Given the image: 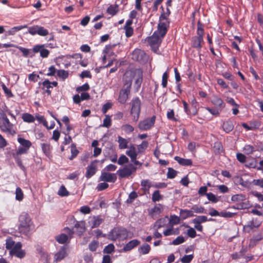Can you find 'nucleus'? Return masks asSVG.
<instances>
[{
    "label": "nucleus",
    "instance_id": "1",
    "mask_svg": "<svg viewBox=\"0 0 263 263\" xmlns=\"http://www.w3.org/2000/svg\"><path fill=\"white\" fill-rule=\"evenodd\" d=\"M69 219V222L71 224H73L74 226L72 229L65 227L64 230L68 233L70 237H72L75 233L79 236H81L86 230L85 221L84 220L77 221L73 216H71Z\"/></svg>",
    "mask_w": 263,
    "mask_h": 263
},
{
    "label": "nucleus",
    "instance_id": "2",
    "mask_svg": "<svg viewBox=\"0 0 263 263\" xmlns=\"http://www.w3.org/2000/svg\"><path fill=\"white\" fill-rule=\"evenodd\" d=\"M135 79V86L136 91H138L143 81V70L141 68L132 69L125 72L123 81L130 79L133 81Z\"/></svg>",
    "mask_w": 263,
    "mask_h": 263
},
{
    "label": "nucleus",
    "instance_id": "3",
    "mask_svg": "<svg viewBox=\"0 0 263 263\" xmlns=\"http://www.w3.org/2000/svg\"><path fill=\"white\" fill-rule=\"evenodd\" d=\"M19 233L27 235L32 224L28 214L27 213H22L19 216Z\"/></svg>",
    "mask_w": 263,
    "mask_h": 263
},
{
    "label": "nucleus",
    "instance_id": "4",
    "mask_svg": "<svg viewBox=\"0 0 263 263\" xmlns=\"http://www.w3.org/2000/svg\"><path fill=\"white\" fill-rule=\"evenodd\" d=\"M122 88L119 92L118 100L121 104H125L130 93L132 81L130 79L124 80Z\"/></svg>",
    "mask_w": 263,
    "mask_h": 263
},
{
    "label": "nucleus",
    "instance_id": "5",
    "mask_svg": "<svg viewBox=\"0 0 263 263\" xmlns=\"http://www.w3.org/2000/svg\"><path fill=\"white\" fill-rule=\"evenodd\" d=\"M0 128L3 132H8L12 135L15 134V130L13 129V124L10 122L7 116L3 112L1 113Z\"/></svg>",
    "mask_w": 263,
    "mask_h": 263
},
{
    "label": "nucleus",
    "instance_id": "6",
    "mask_svg": "<svg viewBox=\"0 0 263 263\" xmlns=\"http://www.w3.org/2000/svg\"><path fill=\"white\" fill-rule=\"evenodd\" d=\"M130 114L133 117V120L137 121L141 111V102L138 97L134 98L131 101Z\"/></svg>",
    "mask_w": 263,
    "mask_h": 263
},
{
    "label": "nucleus",
    "instance_id": "7",
    "mask_svg": "<svg viewBox=\"0 0 263 263\" xmlns=\"http://www.w3.org/2000/svg\"><path fill=\"white\" fill-rule=\"evenodd\" d=\"M132 59L140 64H144L146 63L148 59L147 54L142 50L136 49L132 54Z\"/></svg>",
    "mask_w": 263,
    "mask_h": 263
},
{
    "label": "nucleus",
    "instance_id": "8",
    "mask_svg": "<svg viewBox=\"0 0 263 263\" xmlns=\"http://www.w3.org/2000/svg\"><path fill=\"white\" fill-rule=\"evenodd\" d=\"M17 141L20 144L17 148V155L27 154L32 145L31 141L21 137L17 138Z\"/></svg>",
    "mask_w": 263,
    "mask_h": 263
},
{
    "label": "nucleus",
    "instance_id": "9",
    "mask_svg": "<svg viewBox=\"0 0 263 263\" xmlns=\"http://www.w3.org/2000/svg\"><path fill=\"white\" fill-rule=\"evenodd\" d=\"M159 35V34L155 31L151 36L147 38L148 43L155 52L158 49V47L162 42Z\"/></svg>",
    "mask_w": 263,
    "mask_h": 263
},
{
    "label": "nucleus",
    "instance_id": "10",
    "mask_svg": "<svg viewBox=\"0 0 263 263\" xmlns=\"http://www.w3.org/2000/svg\"><path fill=\"white\" fill-rule=\"evenodd\" d=\"M156 118V116H153L150 118H146L143 121H141L139 123V128L142 130H147L151 129L154 125Z\"/></svg>",
    "mask_w": 263,
    "mask_h": 263
},
{
    "label": "nucleus",
    "instance_id": "11",
    "mask_svg": "<svg viewBox=\"0 0 263 263\" xmlns=\"http://www.w3.org/2000/svg\"><path fill=\"white\" fill-rule=\"evenodd\" d=\"M98 162V160H95L92 161L91 163L88 165V166L86 167V172L85 173V177L89 179L91 178L92 176H93L97 171V167L96 166V164Z\"/></svg>",
    "mask_w": 263,
    "mask_h": 263
},
{
    "label": "nucleus",
    "instance_id": "12",
    "mask_svg": "<svg viewBox=\"0 0 263 263\" xmlns=\"http://www.w3.org/2000/svg\"><path fill=\"white\" fill-rule=\"evenodd\" d=\"M159 22L157 32L159 34L160 37L163 38L167 33L170 24H167L166 22H162L161 21H159Z\"/></svg>",
    "mask_w": 263,
    "mask_h": 263
},
{
    "label": "nucleus",
    "instance_id": "13",
    "mask_svg": "<svg viewBox=\"0 0 263 263\" xmlns=\"http://www.w3.org/2000/svg\"><path fill=\"white\" fill-rule=\"evenodd\" d=\"M6 248L7 250H10V254L11 255H16V244L11 237H9L6 239Z\"/></svg>",
    "mask_w": 263,
    "mask_h": 263
},
{
    "label": "nucleus",
    "instance_id": "14",
    "mask_svg": "<svg viewBox=\"0 0 263 263\" xmlns=\"http://www.w3.org/2000/svg\"><path fill=\"white\" fill-rule=\"evenodd\" d=\"M117 178L115 174L102 172L101 175L100 177V180L106 182H115L116 181Z\"/></svg>",
    "mask_w": 263,
    "mask_h": 263
},
{
    "label": "nucleus",
    "instance_id": "15",
    "mask_svg": "<svg viewBox=\"0 0 263 263\" xmlns=\"http://www.w3.org/2000/svg\"><path fill=\"white\" fill-rule=\"evenodd\" d=\"M44 45H37L34 46L32 51L34 53L40 52L41 57L43 58H47L49 54V51L47 49H44Z\"/></svg>",
    "mask_w": 263,
    "mask_h": 263
},
{
    "label": "nucleus",
    "instance_id": "16",
    "mask_svg": "<svg viewBox=\"0 0 263 263\" xmlns=\"http://www.w3.org/2000/svg\"><path fill=\"white\" fill-rule=\"evenodd\" d=\"M141 242L138 239H133L126 243L122 249L124 252H128L140 244Z\"/></svg>",
    "mask_w": 263,
    "mask_h": 263
},
{
    "label": "nucleus",
    "instance_id": "17",
    "mask_svg": "<svg viewBox=\"0 0 263 263\" xmlns=\"http://www.w3.org/2000/svg\"><path fill=\"white\" fill-rule=\"evenodd\" d=\"M117 174L119 175L120 178H127L132 175V172L129 168L125 166L123 168L119 169Z\"/></svg>",
    "mask_w": 263,
    "mask_h": 263
},
{
    "label": "nucleus",
    "instance_id": "18",
    "mask_svg": "<svg viewBox=\"0 0 263 263\" xmlns=\"http://www.w3.org/2000/svg\"><path fill=\"white\" fill-rule=\"evenodd\" d=\"M67 247L65 246H62L60 250L55 254V258L57 261H60L64 259L67 255Z\"/></svg>",
    "mask_w": 263,
    "mask_h": 263
},
{
    "label": "nucleus",
    "instance_id": "19",
    "mask_svg": "<svg viewBox=\"0 0 263 263\" xmlns=\"http://www.w3.org/2000/svg\"><path fill=\"white\" fill-rule=\"evenodd\" d=\"M203 42V39L195 36L192 39V47L200 50L202 47L201 43Z\"/></svg>",
    "mask_w": 263,
    "mask_h": 263
},
{
    "label": "nucleus",
    "instance_id": "20",
    "mask_svg": "<svg viewBox=\"0 0 263 263\" xmlns=\"http://www.w3.org/2000/svg\"><path fill=\"white\" fill-rule=\"evenodd\" d=\"M118 239L124 240L127 238L128 231L125 228H117Z\"/></svg>",
    "mask_w": 263,
    "mask_h": 263
},
{
    "label": "nucleus",
    "instance_id": "21",
    "mask_svg": "<svg viewBox=\"0 0 263 263\" xmlns=\"http://www.w3.org/2000/svg\"><path fill=\"white\" fill-rule=\"evenodd\" d=\"M180 216L182 220H184L189 217L194 216V214L192 210L180 209Z\"/></svg>",
    "mask_w": 263,
    "mask_h": 263
},
{
    "label": "nucleus",
    "instance_id": "22",
    "mask_svg": "<svg viewBox=\"0 0 263 263\" xmlns=\"http://www.w3.org/2000/svg\"><path fill=\"white\" fill-rule=\"evenodd\" d=\"M168 218L167 216L160 218L157 220L154 224V227H156L157 229H160L161 228L165 227L168 222Z\"/></svg>",
    "mask_w": 263,
    "mask_h": 263
},
{
    "label": "nucleus",
    "instance_id": "23",
    "mask_svg": "<svg viewBox=\"0 0 263 263\" xmlns=\"http://www.w3.org/2000/svg\"><path fill=\"white\" fill-rule=\"evenodd\" d=\"M174 159L182 166H191L192 165L191 159H184L179 156L175 157Z\"/></svg>",
    "mask_w": 263,
    "mask_h": 263
},
{
    "label": "nucleus",
    "instance_id": "24",
    "mask_svg": "<svg viewBox=\"0 0 263 263\" xmlns=\"http://www.w3.org/2000/svg\"><path fill=\"white\" fill-rule=\"evenodd\" d=\"M262 239H263V231H261L258 234L253 235L252 238L250 240V243L253 246H255Z\"/></svg>",
    "mask_w": 263,
    "mask_h": 263
},
{
    "label": "nucleus",
    "instance_id": "25",
    "mask_svg": "<svg viewBox=\"0 0 263 263\" xmlns=\"http://www.w3.org/2000/svg\"><path fill=\"white\" fill-rule=\"evenodd\" d=\"M197 34L198 36H196V37L203 39V35L204 34L203 24L201 23L200 20H199L197 23Z\"/></svg>",
    "mask_w": 263,
    "mask_h": 263
},
{
    "label": "nucleus",
    "instance_id": "26",
    "mask_svg": "<svg viewBox=\"0 0 263 263\" xmlns=\"http://www.w3.org/2000/svg\"><path fill=\"white\" fill-rule=\"evenodd\" d=\"M42 149L44 154L48 157L51 156V147L49 143H42Z\"/></svg>",
    "mask_w": 263,
    "mask_h": 263
},
{
    "label": "nucleus",
    "instance_id": "27",
    "mask_svg": "<svg viewBox=\"0 0 263 263\" xmlns=\"http://www.w3.org/2000/svg\"><path fill=\"white\" fill-rule=\"evenodd\" d=\"M222 127L226 133L231 132L234 128V125L231 121H227L223 124Z\"/></svg>",
    "mask_w": 263,
    "mask_h": 263
},
{
    "label": "nucleus",
    "instance_id": "28",
    "mask_svg": "<svg viewBox=\"0 0 263 263\" xmlns=\"http://www.w3.org/2000/svg\"><path fill=\"white\" fill-rule=\"evenodd\" d=\"M92 218L93 220L91 228L98 227L104 221V219L101 217V216H94Z\"/></svg>",
    "mask_w": 263,
    "mask_h": 263
},
{
    "label": "nucleus",
    "instance_id": "29",
    "mask_svg": "<svg viewBox=\"0 0 263 263\" xmlns=\"http://www.w3.org/2000/svg\"><path fill=\"white\" fill-rule=\"evenodd\" d=\"M245 166L249 168H256L258 167L257 161L255 159L247 158Z\"/></svg>",
    "mask_w": 263,
    "mask_h": 263
},
{
    "label": "nucleus",
    "instance_id": "30",
    "mask_svg": "<svg viewBox=\"0 0 263 263\" xmlns=\"http://www.w3.org/2000/svg\"><path fill=\"white\" fill-rule=\"evenodd\" d=\"M151 250V247L147 243H144L138 249V252L141 254H146L149 253Z\"/></svg>",
    "mask_w": 263,
    "mask_h": 263
},
{
    "label": "nucleus",
    "instance_id": "31",
    "mask_svg": "<svg viewBox=\"0 0 263 263\" xmlns=\"http://www.w3.org/2000/svg\"><path fill=\"white\" fill-rule=\"evenodd\" d=\"M106 11L108 14L114 16L119 11V5L117 4H115V6L110 5L108 7Z\"/></svg>",
    "mask_w": 263,
    "mask_h": 263
},
{
    "label": "nucleus",
    "instance_id": "32",
    "mask_svg": "<svg viewBox=\"0 0 263 263\" xmlns=\"http://www.w3.org/2000/svg\"><path fill=\"white\" fill-rule=\"evenodd\" d=\"M247 248H242L241 249V250L239 252H237L234 254H233L232 255V258L233 259H236L238 258H243V256H245V255L246 253L247 252Z\"/></svg>",
    "mask_w": 263,
    "mask_h": 263
},
{
    "label": "nucleus",
    "instance_id": "33",
    "mask_svg": "<svg viewBox=\"0 0 263 263\" xmlns=\"http://www.w3.org/2000/svg\"><path fill=\"white\" fill-rule=\"evenodd\" d=\"M236 178L238 179V183H239V184H240L241 185L245 187L248 189L251 188L252 182H251L249 181H245L243 180L242 177L239 176H237Z\"/></svg>",
    "mask_w": 263,
    "mask_h": 263
},
{
    "label": "nucleus",
    "instance_id": "34",
    "mask_svg": "<svg viewBox=\"0 0 263 263\" xmlns=\"http://www.w3.org/2000/svg\"><path fill=\"white\" fill-rule=\"evenodd\" d=\"M128 141L126 139L121 137H118L119 147L120 149H124L128 148Z\"/></svg>",
    "mask_w": 263,
    "mask_h": 263
},
{
    "label": "nucleus",
    "instance_id": "35",
    "mask_svg": "<svg viewBox=\"0 0 263 263\" xmlns=\"http://www.w3.org/2000/svg\"><path fill=\"white\" fill-rule=\"evenodd\" d=\"M246 197L245 195L240 194L233 195L231 200L233 202H241L246 200Z\"/></svg>",
    "mask_w": 263,
    "mask_h": 263
},
{
    "label": "nucleus",
    "instance_id": "36",
    "mask_svg": "<svg viewBox=\"0 0 263 263\" xmlns=\"http://www.w3.org/2000/svg\"><path fill=\"white\" fill-rule=\"evenodd\" d=\"M183 226L185 228H189L187 230V235H188L189 237L193 238L196 236V232L194 228H191L189 225L186 224L185 223H184Z\"/></svg>",
    "mask_w": 263,
    "mask_h": 263
},
{
    "label": "nucleus",
    "instance_id": "37",
    "mask_svg": "<svg viewBox=\"0 0 263 263\" xmlns=\"http://www.w3.org/2000/svg\"><path fill=\"white\" fill-rule=\"evenodd\" d=\"M22 119L24 121L28 123L33 122L35 120V118L32 115L28 113L23 114L22 115Z\"/></svg>",
    "mask_w": 263,
    "mask_h": 263
},
{
    "label": "nucleus",
    "instance_id": "38",
    "mask_svg": "<svg viewBox=\"0 0 263 263\" xmlns=\"http://www.w3.org/2000/svg\"><path fill=\"white\" fill-rule=\"evenodd\" d=\"M55 238L59 243L63 244L67 241L68 237L66 234H61L57 236Z\"/></svg>",
    "mask_w": 263,
    "mask_h": 263
},
{
    "label": "nucleus",
    "instance_id": "39",
    "mask_svg": "<svg viewBox=\"0 0 263 263\" xmlns=\"http://www.w3.org/2000/svg\"><path fill=\"white\" fill-rule=\"evenodd\" d=\"M208 221V218L206 216H198L197 218L192 220V222L194 224H201Z\"/></svg>",
    "mask_w": 263,
    "mask_h": 263
},
{
    "label": "nucleus",
    "instance_id": "40",
    "mask_svg": "<svg viewBox=\"0 0 263 263\" xmlns=\"http://www.w3.org/2000/svg\"><path fill=\"white\" fill-rule=\"evenodd\" d=\"M116 46V44L106 45L103 50V53L105 54H109V55H114V52L112 51V50Z\"/></svg>",
    "mask_w": 263,
    "mask_h": 263
},
{
    "label": "nucleus",
    "instance_id": "41",
    "mask_svg": "<svg viewBox=\"0 0 263 263\" xmlns=\"http://www.w3.org/2000/svg\"><path fill=\"white\" fill-rule=\"evenodd\" d=\"M163 199V195L160 194L159 190L154 191L152 194V199L153 202L158 201Z\"/></svg>",
    "mask_w": 263,
    "mask_h": 263
},
{
    "label": "nucleus",
    "instance_id": "42",
    "mask_svg": "<svg viewBox=\"0 0 263 263\" xmlns=\"http://www.w3.org/2000/svg\"><path fill=\"white\" fill-rule=\"evenodd\" d=\"M162 209V204H158V205H155L153 209H152L149 213L151 215L153 216L155 213L160 214L161 212Z\"/></svg>",
    "mask_w": 263,
    "mask_h": 263
},
{
    "label": "nucleus",
    "instance_id": "43",
    "mask_svg": "<svg viewBox=\"0 0 263 263\" xmlns=\"http://www.w3.org/2000/svg\"><path fill=\"white\" fill-rule=\"evenodd\" d=\"M79 153V151L77 149L76 144L72 143L71 145V155L69 159L71 160H72L74 158L77 157Z\"/></svg>",
    "mask_w": 263,
    "mask_h": 263
},
{
    "label": "nucleus",
    "instance_id": "44",
    "mask_svg": "<svg viewBox=\"0 0 263 263\" xmlns=\"http://www.w3.org/2000/svg\"><path fill=\"white\" fill-rule=\"evenodd\" d=\"M108 239L112 241H115L118 239L117 228H115L110 231L108 235Z\"/></svg>",
    "mask_w": 263,
    "mask_h": 263
},
{
    "label": "nucleus",
    "instance_id": "45",
    "mask_svg": "<svg viewBox=\"0 0 263 263\" xmlns=\"http://www.w3.org/2000/svg\"><path fill=\"white\" fill-rule=\"evenodd\" d=\"M259 224L255 225L254 224V220L252 219L251 221L249 222L248 224L244 226V228L248 231V232H249L250 230H253L255 228H258L259 227Z\"/></svg>",
    "mask_w": 263,
    "mask_h": 263
},
{
    "label": "nucleus",
    "instance_id": "46",
    "mask_svg": "<svg viewBox=\"0 0 263 263\" xmlns=\"http://www.w3.org/2000/svg\"><path fill=\"white\" fill-rule=\"evenodd\" d=\"M212 103L220 108H223L224 106V104L222 99L217 97H215L213 98L212 100Z\"/></svg>",
    "mask_w": 263,
    "mask_h": 263
},
{
    "label": "nucleus",
    "instance_id": "47",
    "mask_svg": "<svg viewBox=\"0 0 263 263\" xmlns=\"http://www.w3.org/2000/svg\"><path fill=\"white\" fill-rule=\"evenodd\" d=\"M148 145V142L143 141L141 144L138 145L137 152L138 153H142L145 149L147 147Z\"/></svg>",
    "mask_w": 263,
    "mask_h": 263
},
{
    "label": "nucleus",
    "instance_id": "48",
    "mask_svg": "<svg viewBox=\"0 0 263 263\" xmlns=\"http://www.w3.org/2000/svg\"><path fill=\"white\" fill-rule=\"evenodd\" d=\"M58 194L61 197L67 196L69 195V192L66 190L64 185L61 186Z\"/></svg>",
    "mask_w": 263,
    "mask_h": 263
},
{
    "label": "nucleus",
    "instance_id": "49",
    "mask_svg": "<svg viewBox=\"0 0 263 263\" xmlns=\"http://www.w3.org/2000/svg\"><path fill=\"white\" fill-rule=\"evenodd\" d=\"M180 217L176 216L175 215L171 216L170 219L169 220V222L173 226L174 224H179L180 222Z\"/></svg>",
    "mask_w": 263,
    "mask_h": 263
},
{
    "label": "nucleus",
    "instance_id": "50",
    "mask_svg": "<svg viewBox=\"0 0 263 263\" xmlns=\"http://www.w3.org/2000/svg\"><path fill=\"white\" fill-rule=\"evenodd\" d=\"M191 210L193 212H194L197 213H205V209L201 206H198L197 205H194L191 208Z\"/></svg>",
    "mask_w": 263,
    "mask_h": 263
},
{
    "label": "nucleus",
    "instance_id": "51",
    "mask_svg": "<svg viewBox=\"0 0 263 263\" xmlns=\"http://www.w3.org/2000/svg\"><path fill=\"white\" fill-rule=\"evenodd\" d=\"M138 194L135 191L132 192L128 196V198L126 200L127 203H132L134 200L138 197Z\"/></svg>",
    "mask_w": 263,
    "mask_h": 263
},
{
    "label": "nucleus",
    "instance_id": "52",
    "mask_svg": "<svg viewBox=\"0 0 263 263\" xmlns=\"http://www.w3.org/2000/svg\"><path fill=\"white\" fill-rule=\"evenodd\" d=\"M115 251V246L112 243H110L106 246L103 249V253L110 254Z\"/></svg>",
    "mask_w": 263,
    "mask_h": 263
},
{
    "label": "nucleus",
    "instance_id": "53",
    "mask_svg": "<svg viewBox=\"0 0 263 263\" xmlns=\"http://www.w3.org/2000/svg\"><path fill=\"white\" fill-rule=\"evenodd\" d=\"M177 174V172L172 167L168 168L167 177L170 179L174 178Z\"/></svg>",
    "mask_w": 263,
    "mask_h": 263
},
{
    "label": "nucleus",
    "instance_id": "54",
    "mask_svg": "<svg viewBox=\"0 0 263 263\" xmlns=\"http://www.w3.org/2000/svg\"><path fill=\"white\" fill-rule=\"evenodd\" d=\"M68 72L65 70H59L57 71V76L61 78L63 80H65L68 77Z\"/></svg>",
    "mask_w": 263,
    "mask_h": 263
},
{
    "label": "nucleus",
    "instance_id": "55",
    "mask_svg": "<svg viewBox=\"0 0 263 263\" xmlns=\"http://www.w3.org/2000/svg\"><path fill=\"white\" fill-rule=\"evenodd\" d=\"M111 120L109 115H106L105 118L103 120V123L101 125L103 127H109L111 126Z\"/></svg>",
    "mask_w": 263,
    "mask_h": 263
},
{
    "label": "nucleus",
    "instance_id": "56",
    "mask_svg": "<svg viewBox=\"0 0 263 263\" xmlns=\"http://www.w3.org/2000/svg\"><path fill=\"white\" fill-rule=\"evenodd\" d=\"M185 241V239L182 236H179L174 239L171 243V245H178Z\"/></svg>",
    "mask_w": 263,
    "mask_h": 263
},
{
    "label": "nucleus",
    "instance_id": "57",
    "mask_svg": "<svg viewBox=\"0 0 263 263\" xmlns=\"http://www.w3.org/2000/svg\"><path fill=\"white\" fill-rule=\"evenodd\" d=\"M129 162L128 158L124 155H122L118 160V163L119 165H123L125 163H127Z\"/></svg>",
    "mask_w": 263,
    "mask_h": 263
},
{
    "label": "nucleus",
    "instance_id": "58",
    "mask_svg": "<svg viewBox=\"0 0 263 263\" xmlns=\"http://www.w3.org/2000/svg\"><path fill=\"white\" fill-rule=\"evenodd\" d=\"M98 241L93 240L89 244V249L92 252L96 251L97 250V248L98 247Z\"/></svg>",
    "mask_w": 263,
    "mask_h": 263
},
{
    "label": "nucleus",
    "instance_id": "59",
    "mask_svg": "<svg viewBox=\"0 0 263 263\" xmlns=\"http://www.w3.org/2000/svg\"><path fill=\"white\" fill-rule=\"evenodd\" d=\"M236 214L235 213H231L230 212L221 211L220 212L219 216L224 218L233 217Z\"/></svg>",
    "mask_w": 263,
    "mask_h": 263
},
{
    "label": "nucleus",
    "instance_id": "60",
    "mask_svg": "<svg viewBox=\"0 0 263 263\" xmlns=\"http://www.w3.org/2000/svg\"><path fill=\"white\" fill-rule=\"evenodd\" d=\"M206 197L209 201L213 203H216L219 201V199L212 193H208Z\"/></svg>",
    "mask_w": 263,
    "mask_h": 263
},
{
    "label": "nucleus",
    "instance_id": "61",
    "mask_svg": "<svg viewBox=\"0 0 263 263\" xmlns=\"http://www.w3.org/2000/svg\"><path fill=\"white\" fill-rule=\"evenodd\" d=\"M126 154L130 158L131 161L135 160V159H137L138 156V153L137 152L132 151H127Z\"/></svg>",
    "mask_w": 263,
    "mask_h": 263
},
{
    "label": "nucleus",
    "instance_id": "62",
    "mask_svg": "<svg viewBox=\"0 0 263 263\" xmlns=\"http://www.w3.org/2000/svg\"><path fill=\"white\" fill-rule=\"evenodd\" d=\"M194 257L193 255H185L181 259V261L182 263H190Z\"/></svg>",
    "mask_w": 263,
    "mask_h": 263
},
{
    "label": "nucleus",
    "instance_id": "63",
    "mask_svg": "<svg viewBox=\"0 0 263 263\" xmlns=\"http://www.w3.org/2000/svg\"><path fill=\"white\" fill-rule=\"evenodd\" d=\"M37 34L41 36H45L48 34V31L47 29H45L43 27L38 26Z\"/></svg>",
    "mask_w": 263,
    "mask_h": 263
},
{
    "label": "nucleus",
    "instance_id": "64",
    "mask_svg": "<svg viewBox=\"0 0 263 263\" xmlns=\"http://www.w3.org/2000/svg\"><path fill=\"white\" fill-rule=\"evenodd\" d=\"M243 149H244L245 153L247 155L252 154L255 151L254 147L253 146H251L250 145H246L244 147Z\"/></svg>",
    "mask_w": 263,
    "mask_h": 263
}]
</instances>
